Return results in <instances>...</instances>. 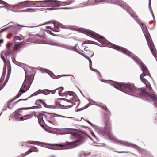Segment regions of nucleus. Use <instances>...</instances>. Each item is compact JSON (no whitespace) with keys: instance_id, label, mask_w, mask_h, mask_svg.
Wrapping results in <instances>:
<instances>
[{"instance_id":"1","label":"nucleus","mask_w":157,"mask_h":157,"mask_svg":"<svg viewBox=\"0 0 157 157\" xmlns=\"http://www.w3.org/2000/svg\"><path fill=\"white\" fill-rule=\"evenodd\" d=\"M100 107L101 108L105 110L106 112H107V113L105 114V116L104 118L105 127L104 128L100 129V132L104 136H108L109 139L113 140L114 139V137L111 132L112 126L110 120L111 113L106 105H103Z\"/></svg>"},{"instance_id":"2","label":"nucleus","mask_w":157,"mask_h":157,"mask_svg":"<svg viewBox=\"0 0 157 157\" xmlns=\"http://www.w3.org/2000/svg\"><path fill=\"white\" fill-rule=\"evenodd\" d=\"M112 84L114 87L119 90L125 93H132L137 95H140L142 90V88L137 89L133 85L124 83H120L114 82Z\"/></svg>"},{"instance_id":"3","label":"nucleus","mask_w":157,"mask_h":157,"mask_svg":"<svg viewBox=\"0 0 157 157\" xmlns=\"http://www.w3.org/2000/svg\"><path fill=\"white\" fill-rule=\"evenodd\" d=\"M33 79V77L32 75H26L25 78L18 93L13 99L14 100L19 97L22 94L27 91L29 88Z\"/></svg>"},{"instance_id":"4","label":"nucleus","mask_w":157,"mask_h":157,"mask_svg":"<svg viewBox=\"0 0 157 157\" xmlns=\"http://www.w3.org/2000/svg\"><path fill=\"white\" fill-rule=\"evenodd\" d=\"M141 27L145 36L148 45L154 57H156V52L155 46L145 25L144 23H142Z\"/></svg>"},{"instance_id":"5","label":"nucleus","mask_w":157,"mask_h":157,"mask_svg":"<svg viewBox=\"0 0 157 157\" xmlns=\"http://www.w3.org/2000/svg\"><path fill=\"white\" fill-rule=\"evenodd\" d=\"M113 48L114 49L119 51L131 57L139 65L142 62L138 57L136 56L133 55L126 48L114 44L113 45Z\"/></svg>"},{"instance_id":"6","label":"nucleus","mask_w":157,"mask_h":157,"mask_svg":"<svg viewBox=\"0 0 157 157\" xmlns=\"http://www.w3.org/2000/svg\"><path fill=\"white\" fill-rule=\"evenodd\" d=\"M79 138L75 141L71 142H66V145L68 146L70 148L76 147L80 145L83 142L84 139V135L83 134L78 135Z\"/></svg>"},{"instance_id":"7","label":"nucleus","mask_w":157,"mask_h":157,"mask_svg":"<svg viewBox=\"0 0 157 157\" xmlns=\"http://www.w3.org/2000/svg\"><path fill=\"white\" fill-rule=\"evenodd\" d=\"M37 2H42V5L44 6H52L53 7H58L61 6V3L58 1L54 0H45L37 1Z\"/></svg>"},{"instance_id":"8","label":"nucleus","mask_w":157,"mask_h":157,"mask_svg":"<svg viewBox=\"0 0 157 157\" xmlns=\"http://www.w3.org/2000/svg\"><path fill=\"white\" fill-rule=\"evenodd\" d=\"M86 32L88 34L90 35L93 38H95L97 40H98L99 41L101 42L102 43L105 44L106 42L103 37L101 36L94 32L90 30L87 31Z\"/></svg>"},{"instance_id":"9","label":"nucleus","mask_w":157,"mask_h":157,"mask_svg":"<svg viewBox=\"0 0 157 157\" xmlns=\"http://www.w3.org/2000/svg\"><path fill=\"white\" fill-rule=\"evenodd\" d=\"M146 89L144 88H142V90L140 96H144L146 97L151 98L154 100H156L157 96L153 94H150L146 91Z\"/></svg>"},{"instance_id":"10","label":"nucleus","mask_w":157,"mask_h":157,"mask_svg":"<svg viewBox=\"0 0 157 157\" xmlns=\"http://www.w3.org/2000/svg\"><path fill=\"white\" fill-rule=\"evenodd\" d=\"M65 95H66L69 99L67 100L69 102H73L77 100L75 97V93L73 91H67L65 93Z\"/></svg>"},{"instance_id":"11","label":"nucleus","mask_w":157,"mask_h":157,"mask_svg":"<svg viewBox=\"0 0 157 157\" xmlns=\"http://www.w3.org/2000/svg\"><path fill=\"white\" fill-rule=\"evenodd\" d=\"M140 67L141 68L143 73L142 74H144L143 75H145L149 76L150 78L153 80V78L151 77L149 71L147 69V67L142 62L139 65Z\"/></svg>"},{"instance_id":"12","label":"nucleus","mask_w":157,"mask_h":157,"mask_svg":"<svg viewBox=\"0 0 157 157\" xmlns=\"http://www.w3.org/2000/svg\"><path fill=\"white\" fill-rule=\"evenodd\" d=\"M143 75L144 74H141L140 75V79L141 81L145 85L146 88L149 89V91L151 90L152 89L149 82L144 77L146 75Z\"/></svg>"},{"instance_id":"13","label":"nucleus","mask_w":157,"mask_h":157,"mask_svg":"<svg viewBox=\"0 0 157 157\" xmlns=\"http://www.w3.org/2000/svg\"><path fill=\"white\" fill-rule=\"evenodd\" d=\"M118 3V4L120 6L124 8V9L127 11L128 13L132 10L131 8L127 4H126V3L123 1H119Z\"/></svg>"},{"instance_id":"14","label":"nucleus","mask_w":157,"mask_h":157,"mask_svg":"<svg viewBox=\"0 0 157 157\" xmlns=\"http://www.w3.org/2000/svg\"><path fill=\"white\" fill-rule=\"evenodd\" d=\"M37 117L38 119V122L40 125L41 126H43L44 124L45 123L43 118H46V116L43 113H40L38 114Z\"/></svg>"},{"instance_id":"15","label":"nucleus","mask_w":157,"mask_h":157,"mask_svg":"<svg viewBox=\"0 0 157 157\" xmlns=\"http://www.w3.org/2000/svg\"><path fill=\"white\" fill-rule=\"evenodd\" d=\"M35 3L34 2L29 1H26L21 2L19 5L22 7H27L32 6L35 5Z\"/></svg>"},{"instance_id":"16","label":"nucleus","mask_w":157,"mask_h":157,"mask_svg":"<svg viewBox=\"0 0 157 157\" xmlns=\"http://www.w3.org/2000/svg\"><path fill=\"white\" fill-rule=\"evenodd\" d=\"M23 109V108H19L18 109L16 110L14 112V118L17 121H18L19 120V119L20 118L19 117L22 115L21 114V110Z\"/></svg>"},{"instance_id":"17","label":"nucleus","mask_w":157,"mask_h":157,"mask_svg":"<svg viewBox=\"0 0 157 157\" xmlns=\"http://www.w3.org/2000/svg\"><path fill=\"white\" fill-rule=\"evenodd\" d=\"M50 90L48 89H45L44 90L40 89L38 91L33 93L32 95V96H35L40 93H43L45 95H47L50 94Z\"/></svg>"},{"instance_id":"18","label":"nucleus","mask_w":157,"mask_h":157,"mask_svg":"<svg viewBox=\"0 0 157 157\" xmlns=\"http://www.w3.org/2000/svg\"><path fill=\"white\" fill-rule=\"evenodd\" d=\"M27 99H20L18 100L17 101L13 103V102L14 100V99H12L10 100L8 103L7 104V106L8 108H9L10 109H12L13 106L17 103L18 102L20 101L21 100H26Z\"/></svg>"},{"instance_id":"19","label":"nucleus","mask_w":157,"mask_h":157,"mask_svg":"<svg viewBox=\"0 0 157 157\" xmlns=\"http://www.w3.org/2000/svg\"><path fill=\"white\" fill-rule=\"evenodd\" d=\"M55 117L52 115H49L46 116V119L49 123L54 125L56 124V121Z\"/></svg>"},{"instance_id":"20","label":"nucleus","mask_w":157,"mask_h":157,"mask_svg":"<svg viewBox=\"0 0 157 157\" xmlns=\"http://www.w3.org/2000/svg\"><path fill=\"white\" fill-rule=\"evenodd\" d=\"M23 44H24L22 42H20L18 43L15 44L12 51L13 52L18 51L22 48V46Z\"/></svg>"},{"instance_id":"21","label":"nucleus","mask_w":157,"mask_h":157,"mask_svg":"<svg viewBox=\"0 0 157 157\" xmlns=\"http://www.w3.org/2000/svg\"><path fill=\"white\" fill-rule=\"evenodd\" d=\"M94 52L90 50H89L87 52H85V54L83 53L82 55L87 59H90V57H91L94 55Z\"/></svg>"},{"instance_id":"22","label":"nucleus","mask_w":157,"mask_h":157,"mask_svg":"<svg viewBox=\"0 0 157 157\" xmlns=\"http://www.w3.org/2000/svg\"><path fill=\"white\" fill-rule=\"evenodd\" d=\"M133 17L137 22H139L140 20L137 18L138 16L136 14V13L132 9V10L128 13Z\"/></svg>"},{"instance_id":"23","label":"nucleus","mask_w":157,"mask_h":157,"mask_svg":"<svg viewBox=\"0 0 157 157\" xmlns=\"http://www.w3.org/2000/svg\"><path fill=\"white\" fill-rule=\"evenodd\" d=\"M5 73H6V71L5 70V71H3L2 74V75L1 78L0 79V88H1V87H2V86H3V87H4L5 86V84L7 82V81H6V80L5 81V82H6L4 83L3 85H2L1 84V83L3 81L4 79L5 76Z\"/></svg>"},{"instance_id":"24","label":"nucleus","mask_w":157,"mask_h":157,"mask_svg":"<svg viewBox=\"0 0 157 157\" xmlns=\"http://www.w3.org/2000/svg\"><path fill=\"white\" fill-rule=\"evenodd\" d=\"M33 151L34 152H37L38 151V149L35 147H32L29 150L25 153V155L23 156H24L28 154H29V153L32 152Z\"/></svg>"},{"instance_id":"25","label":"nucleus","mask_w":157,"mask_h":157,"mask_svg":"<svg viewBox=\"0 0 157 157\" xmlns=\"http://www.w3.org/2000/svg\"><path fill=\"white\" fill-rule=\"evenodd\" d=\"M31 117V116L30 114L26 115L20 117V118L19 119V120L18 121H23L26 120L30 118Z\"/></svg>"},{"instance_id":"26","label":"nucleus","mask_w":157,"mask_h":157,"mask_svg":"<svg viewBox=\"0 0 157 157\" xmlns=\"http://www.w3.org/2000/svg\"><path fill=\"white\" fill-rule=\"evenodd\" d=\"M36 105H40L41 104H42L45 107H47V105L46 104V103L41 100H36Z\"/></svg>"},{"instance_id":"27","label":"nucleus","mask_w":157,"mask_h":157,"mask_svg":"<svg viewBox=\"0 0 157 157\" xmlns=\"http://www.w3.org/2000/svg\"><path fill=\"white\" fill-rule=\"evenodd\" d=\"M63 88L62 87H61L58 88L56 89V90H58L59 94L60 96H64V93L63 92Z\"/></svg>"},{"instance_id":"28","label":"nucleus","mask_w":157,"mask_h":157,"mask_svg":"<svg viewBox=\"0 0 157 157\" xmlns=\"http://www.w3.org/2000/svg\"><path fill=\"white\" fill-rule=\"evenodd\" d=\"M12 51H13L12 50H8L6 52H3L2 53L4 55L6 56H7L8 55L11 54Z\"/></svg>"},{"instance_id":"29","label":"nucleus","mask_w":157,"mask_h":157,"mask_svg":"<svg viewBox=\"0 0 157 157\" xmlns=\"http://www.w3.org/2000/svg\"><path fill=\"white\" fill-rule=\"evenodd\" d=\"M86 44H94V41L88 40L84 42L83 43H82V45L83 47H85V46H84V45Z\"/></svg>"},{"instance_id":"30","label":"nucleus","mask_w":157,"mask_h":157,"mask_svg":"<svg viewBox=\"0 0 157 157\" xmlns=\"http://www.w3.org/2000/svg\"><path fill=\"white\" fill-rule=\"evenodd\" d=\"M12 43H7L6 47L7 50H10V47L13 45Z\"/></svg>"},{"instance_id":"31","label":"nucleus","mask_w":157,"mask_h":157,"mask_svg":"<svg viewBox=\"0 0 157 157\" xmlns=\"http://www.w3.org/2000/svg\"><path fill=\"white\" fill-rule=\"evenodd\" d=\"M21 40V38L19 36H15L14 37L13 40L15 41L16 40Z\"/></svg>"},{"instance_id":"32","label":"nucleus","mask_w":157,"mask_h":157,"mask_svg":"<svg viewBox=\"0 0 157 157\" xmlns=\"http://www.w3.org/2000/svg\"><path fill=\"white\" fill-rule=\"evenodd\" d=\"M55 104L54 105H51L52 107V108H55L56 106H59L60 105L59 103L58 102H56L55 103Z\"/></svg>"},{"instance_id":"33","label":"nucleus","mask_w":157,"mask_h":157,"mask_svg":"<svg viewBox=\"0 0 157 157\" xmlns=\"http://www.w3.org/2000/svg\"><path fill=\"white\" fill-rule=\"evenodd\" d=\"M60 8H54V7H52V8H48L47 9V10H54L56 9H59Z\"/></svg>"},{"instance_id":"34","label":"nucleus","mask_w":157,"mask_h":157,"mask_svg":"<svg viewBox=\"0 0 157 157\" xmlns=\"http://www.w3.org/2000/svg\"><path fill=\"white\" fill-rule=\"evenodd\" d=\"M91 65H92L90 64V69L91 70L95 72H98V73L99 74L100 73L99 72H98V70L97 69H93L92 68V67H91Z\"/></svg>"},{"instance_id":"35","label":"nucleus","mask_w":157,"mask_h":157,"mask_svg":"<svg viewBox=\"0 0 157 157\" xmlns=\"http://www.w3.org/2000/svg\"><path fill=\"white\" fill-rule=\"evenodd\" d=\"M1 58L2 59V60H3V61L5 62H6V60L5 59V58L4 56L2 55V54H1Z\"/></svg>"},{"instance_id":"36","label":"nucleus","mask_w":157,"mask_h":157,"mask_svg":"<svg viewBox=\"0 0 157 157\" xmlns=\"http://www.w3.org/2000/svg\"><path fill=\"white\" fill-rule=\"evenodd\" d=\"M0 4H2L3 5H5L6 4V3L2 0H0Z\"/></svg>"},{"instance_id":"37","label":"nucleus","mask_w":157,"mask_h":157,"mask_svg":"<svg viewBox=\"0 0 157 157\" xmlns=\"http://www.w3.org/2000/svg\"><path fill=\"white\" fill-rule=\"evenodd\" d=\"M7 28H4V29H2L1 31H0V33H2V32L5 31L7 29Z\"/></svg>"},{"instance_id":"38","label":"nucleus","mask_w":157,"mask_h":157,"mask_svg":"<svg viewBox=\"0 0 157 157\" xmlns=\"http://www.w3.org/2000/svg\"><path fill=\"white\" fill-rule=\"evenodd\" d=\"M84 50L85 52H87V51H89L90 50L88 49V48L86 47L84 48Z\"/></svg>"},{"instance_id":"39","label":"nucleus","mask_w":157,"mask_h":157,"mask_svg":"<svg viewBox=\"0 0 157 157\" xmlns=\"http://www.w3.org/2000/svg\"><path fill=\"white\" fill-rule=\"evenodd\" d=\"M86 121L89 123L91 126H93V124L91 123L90 121H89L88 120Z\"/></svg>"},{"instance_id":"40","label":"nucleus","mask_w":157,"mask_h":157,"mask_svg":"<svg viewBox=\"0 0 157 157\" xmlns=\"http://www.w3.org/2000/svg\"><path fill=\"white\" fill-rule=\"evenodd\" d=\"M37 144H36L37 145H38L40 146H41L43 144V143L40 142H37Z\"/></svg>"},{"instance_id":"41","label":"nucleus","mask_w":157,"mask_h":157,"mask_svg":"<svg viewBox=\"0 0 157 157\" xmlns=\"http://www.w3.org/2000/svg\"><path fill=\"white\" fill-rule=\"evenodd\" d=\"M56 90H57L56 89L52 91L50 90V92H51L52 94H54L55 93Z\"/></svg>"},{"instance_id":"42","label":"nucleus","mask_w":157,"mask_h":157,"mask_svg":"<svg viewBox=\"0 0 157 157\" xmlns=\"http://www.w3.org/2000/svg\"><path fill=\"white\" fill-rule=\"evenodd\" d=\"M60 77L59 76H54V79H58Z\"/></svg>"},{"instance_id":"43","label":"nucleus","mask_w":157,"mask_h":157,"mask_svg":"<svg viewBox=\"0 0 157 157\" xmlns=\"http://www.w3.org/2000/svg\"><path fill=\"white\" fill-rule=\"evenodd\" d=\"M46 28H48V29H51V30H53V31H54L53 30V29H52L51 28V27H50V26H47V27H46Z\"/></svg>"},{"instance_id":"44","label":"nucleus","mask_w":157,"mask_h":157,"mask_svg":"<svg viewBox=\"0 0 157 157\" xmlns=\"http://www.w3.org/2000/svg\"><path fill=\"white\" fill-rule=\"evenodd\" d=\"M88 59L90 63V64L92 65V61H91V59H90H90Z\"/></svg>"},{"instance_id":"45","label":"nucleus","mask_w":157,"mask_h":157,"mask_svg":"<svg viewBox=\"0 0 157 157\" xmlns=\"http://www.w3.org/2000/svg\"><path fill=\"white\" fill-rule=\"evenodd\" d=\"M3 42V40L2 39H1L0 40V43H2Z\"/></svg>"},{"instance_id":"46","label":"nucleus","mask_w":157,"mask_h":157,"mask_svg":"<svg viewBox=\"0 0 157 157\" xmlns=\"http://www.w3.org/2000/svg\"><path fill=\"white\" fill-rule=\"evenodd\" d=\"M90 153H89L88 154H86V153H84V155H85V156H86V155H87L89 154H90Z\"/></svg>"},{"instance_id":"47","label":"nucleus","mask_w":157,"mask_h":157,"mask_svg":"<svg viewBox=\"0 0 157 157\" xmlns=\"http://www.w3.org/2000/svg\"><path fill=\"white\" fill-rule=\"evenodd\" d=\"M59 146L60 147H63L64 146V145H59Z\"/></svg>"},{"instance_id":"48","label":"nucleus","mask_w":157,"mask_h":157,"mask_svg":"<svg viewBox=\"0 0 157 157\" xmlns=\"http://www.w3.org/2000/svg\"><path fill=\"white\" fill-rule=\"evenodd\" d=\"M3 88V86L1 87V88H0V90H1Z\"/></svg>"},{"instance_id":"49","label":"nucleus","mask_w":157,"mask_h":157,"mask_svg":"<svg viewBox=\"0 0 157 157\" xmlns=\"http://www.w3.org/2000/svg\"><path fill=\"white\" fill-rule=\"evenodd\" d=\"M50 34L53 35V33L52 32H50Z\"/></svg>"},{"instance_id":"50","label":"nucleus","mask_w":157,"mask_h":157,"mask_svg":"<svg viewBox=\"0 0 157 157\" xmlns=\"http://www.w3.org/2000/svg\"><path fill=\"white\" fill-rule=\"evenodd\" d=\"M107 2H111L112 0H107Z\"/></svg>"},{"instance_id":"51","label":"nucleus","mask_w":157,"mask_h":157,"mask_svg":"<svg viewBox=\"0 0 157 157\" xmlns=\"http://www.w3.org/2000/svg\"><path fill=\"white\" fill-rule=\"evenodd\" d=\"M98 1V2H103V0H100L99 1Z\"/></svg>"},{"instance_id":"52","label":"nucleus","mask_w":157,"mask_h":157,"mask_svg":"<svg viewBox=\"0 0 157 157\" xmlns=\"http://www.w3.org/2000/svg\"><path fill=\"white\" fill-rule=\"evenodd\" d=\"M72 1H71L70 2H68V4H70L72 2Z\"/></svg>"},{"instance_id":"53","label":"nucleus","mask_w":157,"mask_h":157,"mask_svg":"<svg viewBox=\"0 0 157 157\" xmlns=\"http://www.w3.org/2000/svg\"><path fill=\"white\" fill-rule=\"evenodd\" d=\"M10 71V69H8V73ZM8 75H9V73L8 74Z\"/></svg>"},{"instance_id":"54","label":"nucleus","mask_w":157,"mask_h":157,"mask_svg":"<svg viewBox=\"0 0 157 157\" xmlns=\"http://www.w3.org/2000/svg\"><path fill=\"white\" fill-rule=\"evenodd\" d=\"M127 145L128 146H130L129 144H127Z\"/></svg>"},{"instance_id":"55","label":"nucleus","mask_w":157,"mask_h":157,"mask_svg":"<svg viewBox=\"0 0 157 157\" xmlns=\"http://www.w3.org/2000/svg\"><path fill=\"white\" fill-rule=\"evenodd\" d=\"M93 136H94L95 137V135H94V134H92Z\"/></svg>"},{"instance_id":"56","label":"nucleus","mask_w":157,"mask_h":157,"mask_svg":"<svg viewBox=\"0 0 157 157\" xmlns=\"http://www.w3.org/2000/svg\"><path fill=\"white\" fill-rule=\"evenodd\" d=\"M93 136H94L95 137V135H94V134H92Z\"/></svg>"},{"instance_id":"57","label":"nucleus","mask_w":157,"mask_h":157,"mask_svg":"<svg viewBox=\"0 0 157 157\" xmlns=\"http://www.w3.org/2000/svg\"><path fill=\"white\" fill-rule=\"evenodd\" d=\"M59 116L60 117H63V116Z\"/></svg>"},{"instance_id":"58","label":"nucleus","mask_w":157,"mask_h":157,"mask_svg":"<svg viewBox=\"0 0 157 157\" xmlns=\"http://www.w3.org/2000/svg\"><path fill=\"white\" fill-rule=\"evenodd\" d=\"M58 144H55V145H56V146H58Z\"/></svg>"},{"instance_id":"59","label":"nucleus","mask_w":157,"mask_h":157,"mask_svg":"<svg viewBox=\"0 0 157 157\" xmlns=\"http://www.w3.org/2000/svg\"><path fill=\"white\" fill-rule=\"evenodd\" d=\"M56 29H58V28H56Z\"/></svg>"},{"instance_id":"60","label":"nucleus","mask_w":157,"mask_h":157,"mask_svg":"<svg viewBox=\"0 0 157 157\" xmlns=\"http://www.w3.org/2000/svg\"><path fill=\"white\" fill-rule=\"evenodd\" d=\"M54 26H55V27L56 28V27H55V25L54 24Z\"/></svg>"},{"instance_id":"61","label":"nucleus","mask_w":157,"mask_h":157,"mask_svg":"<svg viewBox=\"0 0 157 157\" xmlns=\"http://www.w3.org/2000/svg\"><path fill=\"white\" fill-rule=\"evenodd\" d=\"M95 1H97V0H95Z\"/></svg>"},{"instance_id":"62","label":"nucleus","mask_w":157,"mask_h":157,"mask_svg":"<svg viewBox=\"0 0 157 157\" xmlns=\"http://www.w3.org/2000/svg\"><path fill=\"white\" fill-rule=\"evenodd\" d=\"M0 7H1V6H0Z\"/></svg>"}]
</instances>
